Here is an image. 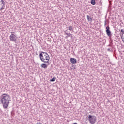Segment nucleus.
I'll list each match as a JSON object with an SVG mask.
<instances>
[{
	"mask_svg": "<svg viewBox=\"0 0 124 124\" xmlns=\"http://www.w3.org/2000/svg\"><path fill=\"white\" fill-rule=\"evenodd\" d=\"M10 98V95L7 93H3L0 96L1 103H2L3 108L5 109H6L8 107V105H9Z\"/></svg>",
	"mask_w": 124,
	"mask_h": 124,
	"instance_id": "nucleus-1",
	"label": "nucleus"
},
{
	"mask_svg": "<svg viewBox=\"0 0 124 124\" xmlns=\"http://www.w3.org/2000/svg\"><path fill=\"white\" fill-rule=\"evenodd\" d=\"M39 58L43 62L48 63L49 62V61H50V56H49L48 53L46 52H43L40 53Z\"/></svg>",
	"mask_w": 124,
	"mask_h": 124,
	"instance_id": "nucleus-2",
	"label": "nucleus"
},
{
	"mask_svg": "<svg viewBox=\"0 0 124 124\" xmlns=\"http://www.w3.org/2000/svg\"><path fill=\"white\" fill-rule=\"evenodd\" d=\"M87 120H88L90 124H95V122H96V117L95 116L89 115H88Z\"/></svg>",
	"mask_w": 124,
	"mask_h": 124,
	"instance_id": "nucleus-3",
	"label": "nucleus"
},
{
	"mask_svg": "<svg viewBox=\"0 0 124 124\" xmlns=\"http://www.w3.org/2000/svg\"><path fill=\"white\" fill-rule=\"evenodd\" d=\"M11 35L9 37L10 41L16 42L17 41V37L14 34L15 33V32H11Z\"/></svg>",
	"mask_w": 124,
	"mask_h": 124,
	"instance_id": "nucleus-4",
	"label": "nucleus"
},
{
	"mask_svg": "<svg viewBox=\"0 0 124 124\" xmlns=\"http://www.w3.org/2000/svg\"><path fill=\"white\" fill-rule=\"evenodd\" d=\"M4 0H0V10H3L5 7V2Z\"/></svg>",
	"mask_w": 124,
	"mask_h": 124,
	"instance_id": "nucleus-5",
	"label": "nucleus"
},
{
	"mask_svg": "<svg viewBox=\"0 0 124 124\" xmlns=\"http://www.w3.org/2000/svg\"><path fill=\"white\" fill-rule=\"evenodd\" d=\"M106 32L108 36L109 37H111L112 34H111V31H110V27L109 26H107L106 28Z\"/></svg>",
	"mask_w": 124,
	"mask_h": 124,
	"instance_id": "nucleus-6",
	"label": "nucleus"
},
{
	"mask_svg": "<svg viewBox=\"0 0 124 124\" xmlns=\"http://www.w3.org/2000/svg\"><path fill=\"white\" fill-rule=\"evenodd\" d=\"M70 62L71 63H76L77 62V60L75 58H72L70 59Z\"/></svg>",
	"mask_w": 124,
	"mask_h": 124,
	"instance_id": "nucleus-7",
	"label": "nucleus"
},
{
	"mask_svg": "<svg viewBox=\"0 0 124 124\" xmlns=\"http://www.w3.org/2000/svg\"><path fill=\"white\" fill-rule=\"evenodd\" d=\"M87 19L88 22H93V17L91 16H87Z\"/></svg>",
	"mask_w": 124,
	"mask_h": 124,
	"instance_id": "nucleus-8",
	"label": "nucleus"
},
{
	"mask_svg": "<svg viewBox=\"0 0 124 124\" xmlns=\"http://www.w3.org/2000/svg\"><path fill=\"white\" fill-rule=\"evenodd\" d=\"M41 67H42V68H44L45 69H46V68H47V67H48V65L46 63H43L41 64Z\"/></svg>",
	"mask_w": 124,
	"mask_h": 124,
	"instance_id": "nucleus-9",
	"label": "nucleus"
},
{
	"mask_svg": "<svg viewBox=\"0 0 124 124\" xmlns=\"http://www.w3.org/2000/svg\"><path fill=\"white\" fill-rule=\"evenodd\" d=\"M67 29H68V27H67ZM73 30H74V27L72 26H69V31H73Z\"/></svg>",
	"mask_w": 124,
	"mask_h": 124,
	"instance_id": "nucleus-10",
	"label": "nucleus"
},
{
	"mask_svg": "<svg viewBox=\"0 0 124 124\" xmlns=\"http://www.w3.org/2000/svg\"><path fill=\"white\" fill-rule=\"evenodd\" d=\"M65 34H66L69 37H72V34L70 33H67L66 31L65 32Z\"/></svg>",
	"mask_w": 124,
	"mask_h": 124,
	"instance_id": "nucleus-11",
	"label": "nucleus"
},
{
	"mask_svg": "<svg viewBox=\"0 0 124 124\" xmlns=\"http://www.w3.org/2000/svg\"><path fill=\"white\" fill-rule=\"evenodd\" d=\"M91 3L92 4V5H95V0H91Z\"/></svg>",
	"mask_w": 124,
	"mask_h": 124,
	"instance_id": "nucleus-12",
	"label": "nucleus"
},
{
	"mask_svg": "<svg viewBox=\"0 0 124 124\" xmlns=\"http://www.w3.org/2000/svg\"><path fill=\"white\" fill-rule=\"evenodd\" d=\"M50 82H55L56 81V77H53L52 79H50Z\"/></svg>",
	"mask_w": 124,
	"mask_h": 124,
	"instance_id": "nucleus-13",
	"label": "nucleus"
},
{
	"mask_svg": "<svg viewBox=\"0 0 124 124\" xmlns=\"http://www.w3.org/2000/svg\"><path fill=\"white\" fill-rule=\"evenodd\" d=\"M108 51H110V48H108Z\"/></svg>",
	"mask_w": 124,
	"mask_h": 124,
	"instance_id": "nucleus-14",
	"label": "nucleus"
},
{
	"mask_svg": "<svg viewBox=\"0 0 124 124\" xmlns=\"http://www.w3.org/2000/svg\"><path fill=\"white\" fill-rule=\"evenodd\" d=\"M106 25V21H105V26Z\"/></svg>",
	"mask_w": 124,
	"mask_h": 124,
	"instance_id": "nucleus-15",
	"label": "nucleus"
},
{
	"mask_svg": "<svg viewBox=\"0 0 124 124\" xmlns=\"http://www.w3.org/2000/svg\"><path fill=\"white\" fill-rule=\"evenodd\" d=\"M41 124V123H39V124Z\"/></svg>",
	"mask_w": 124,
	"mask_h": 124,
	"instance_id": "nucleus-16",
	"label": "nucleus"
}]
</instances>
